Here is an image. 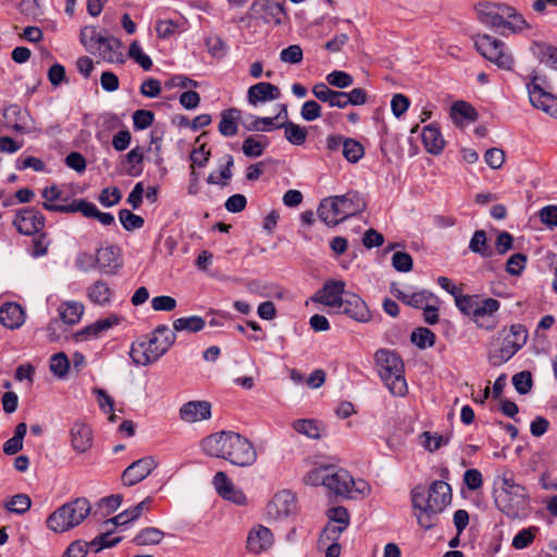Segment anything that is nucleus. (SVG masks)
<instances>
[{"mask_svg": "<svg viewBox=\"0 0 557 557\" xmlns=\"http://www.w3.org/2000/svg\"><path fill=\"white\" fill-rule=\"evenodd\" d=\"M203 451L215 458H222L234 466L249 467L257 460V451L252 443L233 431H221L202 441Z\"/></svg>", "mask_w": 557, "mask_h": 557, "instance_id": "f257e3e1", "label": "nucleus"}, {"mask_svg": "<svg viewBox=\"0 0 557 557\" xmlns=\"http://www.w3.org/2000/svg\"><path fill=\"white\" fill-rule=\"evenodd\" d=\"M412 506L419 510L417 520L421 528L430 530L438 520V515L451 502V487L444 481H434L428 491L418 485L411 492Z\"/></svg>", "mask_w": 557, "mask_h": 557, "instance_id": "f03ea898", "label": "nucleus"}, {"mask_svg": "<svg viewBox=\"0 0 557 557\" xmlns=\"http://www.w3.org/2000/svg\"><path fill=\"white\" fill-rule=\"evenodd\" d=\"M493 497L496 507L511 519L525 516L530 507L528 490L506 474L495 480Z\"/></svg>", "mask_w": 557, "mask_h": 557, "instance_id": "7ed1b4c3", "label": "nucleus"}, {"mask_svg": "<svg viewBox=\"0 0 557 557\" xmlns=\"http://www.w3.org/2000/svg\"><path fill=\"white\" fill-rule=\"evenodd\" d=\"M176 341L175 332L168 325H158L147 341L133 343L129 356L137 366H148L159 360Z\"/></svg>", "mask_w": 557, "mask_h": 557, "instance_id": "20e7f679", "label": "nucleus"}, {"mask_svg": "<svg viewBox=\"0 0 557 557\" xmlns=\"http://www.w3.org/2000/svg\"><path fill=\"white\" fill-rule=\"evenodd\" d=\"M479 20L505 34V29L511 33L521 32L528 28V24L523 16L516 9L504 3L484 2L476 8Z\"/></svg>", "mask_w": 557, "mask_h": 557, "instance_id": "39448f33", "label": "nucleus"}, {"mask_svg": "<svg viewBox=\"0 0 557 557\" xmlns=\"http://www.w3.org/2000/svg\"><path fill=\"white\" fill-rule=\"evenodd\" d=\"M374 360L377 373L389 393L393 396H405L408 386L400 356L388 349H380L375 352Z\"/></svg>", "mask_w": 557, "mask_h": 557, "instance_id": "423d86ee", "label": "nucleus"}, {"mask_svg": "<svg viewBox=\"0 0 557 557\" xmlns=\"http://www.w3.org/2000/svg\"><path fill=\"white\" fill-rule=\"evenodd\" d=\"M91 505L85 497L65 503L47 519V527L57 533L69 531L81 524L90 513Z\"/></svg>", "mask_w": 557, "mask_h": 557, "instance_id": "0eeeda50", "label": "nucleus"}, {"mask_svg": "<svg viewBox=\"0 0 557 557\" xmlns=\"http://www.w3.org/2000/svg\"><path fill=\"white\" fill-rule=\"evenodd\" d=\"M528 330L522 324H512L504 335L502 346L488 354V360L493 366H502L509 361L527 343Z\"/></svg>", "mask_w": 557, "mask_h": 557, "instance_id": "6e6552de", "label": "nucleus"}, {"mask_svg": "<svg viewBox=\"0 0 557 557\" xmlns=\"http://www.w3.org/2000/svg\"><path fill=\"white\" fill-rule=\"evenodd\" d=\"M531 104L557 119V96L546 89V77L533 73L525 84Z\"/></svg>", "mask_w": 557, "mask_h": 557, "instance_id": "1a4fd4ad", "label": "nucleus"}, {"mask_svg": "<svg viewBox=\"0 0 557 557\" xmlns=\"http://www.w3.org/2000/svg\"><path fill=\"white\" fill-rule=\"evenodd\" d=\"M476 50L499 69L511 70L513 58L507 51L505 44L490 35H478L474 41Z\"/></svg>", "mask_w": 557, "mask_h": 557, "instance_id": "9d476101", "label": "nucleus"}, {"mask_svg": "<svg viewBox=\"0 0 557 557\" xmlns=\"http://www.w3.org/2000/svg\"><path fill=\"white\" fill-rule=\"evenodd\" d=\"M500 308V302L495 298H482L478 302L474 314L471 320L481 330L493 331L498 325L496 317Z\"/></svg>", "mask_w": 557, "mask_h": 557, "instance_id": "9b49d317", "label": "nucleus"}, {"mask_svg": "<svg viewBox=\"0 0 557 557\" xmlns=\"http://www.w3.org/2000/svg\"><path fill=\"white\" fill-rule=\"evenodd\" d=\"M45 215L35 208H24L16 212L13 225L20 234L30 236L42 231Z\"/></svg>", "mask_w": 557, "mask_h": 557, "instance_id": "f8f14e48", "label": "nucleus"}, {"mask_svg": "<svg viewBox=\"0 0 557 557\" xmlns=\"http://www.w3.org/2000/svg\"><path fill=\"white\" fill-rule=\"evenodd\" d=\"M69 438L71 447L76 454H86L92 447L94 432L88 423L77 420L69 430Z\"/></svg>", "mask_w": 557, "mask_h": 557, "instance_id": "ddd939ff", "label": "nucleus"}, {"mask_svg": "<svg viewBox=\"0 0 557 557\" xmlns=\"http://www.w3.org/2000/svg\"><path fill=\"white\" fill-rule=\"evenodd\" d=\"M157 468V461L151 456L143 457L131 463L122 473L125 486H133L146 479Z\"/></svg>", "mask_w": 557, "mask_h": 557, "instance_id": "4468645a", "label": "nucleus"}, {"mask_svg": "<svg viewBox=\"0 0 557 557\" xmlns=\"http://www.w3.org/2000/svg\"><path fill=\"white\" fill-rule=\"evenodd\" d=\"M295 496L292 492L283 490L277 492L267 505V515L275 520L288 517L295 511Z\"/></svg>", "mask_w": 557, "mask_h": 557, "instance_id": "2eb2a0df", "label": "nucleus"}, {"mask_svg": "<svg viewBox=\"0 0 557 557\" xmlns=\"http://www.w3.org/2000/svg\"><path fill=\"white\" fill-rule=\"evenodd\" d=\"M337 309L357 322L366 323L371 319L366 301L355 293H346Z\"/></svg>", "mask_w": 557, "mask_h": 557, "instance_id": "dca6fc26", "label": "nucleus"}, {"mask_svg": "<svg viewBox=\"0 0 557 557\" xmlns=\"http://www.w3.org/2000/svg\"><path fill=\"white\" fill-rule=\"evenodd\" d=\"M346 284L344 281L329 280L312 298L313 301L331 308H338L345 297Z\"/></svg>", "mask_w": 557, "mask_h": 557, "instance_id": "f3484780", "label": "nucleus"}, {"mask_svg": "<svg viewBox=\"0 0 557 557\" xmlns=\"http://www.w3.org/2000/svg\"><path fill=\"white\" fill-rule=\"evenodd\" d=\"M251 16L264 23L281 24L285 14L283 5L273 0H256L250 7Z\"/></svg>", "mask_w": 557, "mask_h": 557, "instance_id": "a211bd4d", "label": "nucleus"}, {"mask_svg": "<svg viewBox=\"0 0 557 557\" xmlns=\"http://www.w3.org/2000/svg\"><path fill=\"white\" fill-rule=\"evenodd\" d=\"M3 120L5 126L16 133L25 134L30 132V114L17 104H11L4 109Z\"/></svg>", "mask_w": 557, "mask_h": 557, "instance_id": "6ab92c4d", "label": "nucleus"}, {"mask_svg": "<svg viewBox=\"0 0 557 557\" xmlns=\"http://www.w3.org/2000/svg\"><path fill=\"white\" fill-rule=\"evenodd\" d=\"M281 98L280 88L268 82H260L250 86L247 90V101L250 106L257 107Z\"/></svg>", "mask_w": 557, "mask_h": 557, "instance_id": "aec40b11", "label": "nucleus"}, {"mask_svg": "<svg viewBox=\"0 0 557 557\" xmlns=\"http://www.w3.org/2000/svg\"><path fill=\"white\" fill-rule=\"evenodd\" d=\"M180 419L186 423H196L211 418V404L207 400H190L178 411Z\"/></svg>", "mask_w": 557, "mask_h": 557, "instance_id": "412c9836", "label": "nucleus"}, {"mask_svg": "<svg viewBox=\"0 0 557 557\" xmlns=\"http://www.w3.org/2000/svg\"><path fill=\"white\" fill-rule=\"evenodd\" d=\"M273 544L271 530L262 524L255 525L248 533L246 547L251 554H261Z\"/></svg>", "mask_w": 557, "mask_h": 557, "instance_id": "4be33fe9", "label": "nucleus"}, {"mask_svg": "<svg viewBox=\"0 0 557 557\" xmlns=\"http://www.w3.org/2000/svg\"><path fill=\"white\" fill-rule=\"evenodd\" d=\"M212 483L218 494L224 499L233 502L236 505L246 504V495L235 487L233 482L223 471H219L214 474Z\"/></svg>", "mask_w": 557, "mask_h": 557, "instance_id": "5701e85b", "label": "nucleus"}, {"mask_svg": "<svg viewBox=\"0 0 557 557\" xmlns=\"http://www.w3.org/2000/svg\"><path fill=\"white\" fill-rule=\"evenodd\" d=\"M41 196L45 199L42 202V207L45 210L50 212H60V213H74L77 210H71L70 208H76L79 203L81 199H74L69 205H57L54 201L63 200L62 193L58 186L52 185L45 187L41 191Z\"/></svg>", "mask_w": 557, "mask_h": 557, "instance_id": "b1692460", "label": "nucleus"}, {"mask_svg": "<svg viewBox=\"0 0 557 557\" xmlns=\"http://www.w3.org/2000/svg\"><path fill=\"white\" fill-rule=\"evenodd\" d=\"M319 219L327 226H336L345 221L337 196L327 197L321 200L318 208Z\"/></svg>", "mask_w": 557, "mask_h": 557, "instance_id": "393cba45", "label": "nucleus"}, {"mask_svg": "<svg viewBox=\"0 0 557 557\" xmlns=\"http://www.w3.org/2000/svg\"><path fill=\"white\" fill-rule=\"evenodd\" d=\"M354 479L345 469H335L329 473L327 490L336 495L349 497L352 492Z\"/></svg>", "mask_w": 557, "mask_h": 557, "instance_id": "a878e982", "label": "nucleus"}, {"mask_svg": "<svg viewBox=\"0 0 557 557\" xmlns=\"http://www.w3.org/2000/svg\"><path fill=\"white\" fill-rule=\"evenodd\" d=\"M121 318L112 314L104 319L97 320L96 322L83 327L75 334L76 341L84 342L100 337L109 329L117 325Z\"/></svg>", "mask_w": 557, "mask_h": 557, "instance_id": "bb28decb", "label": "nucleus"}, {"mask_svg": "<svg viewBox=\"0 0 557 557\" xmlns=\"http://www.w3.org/2000/svg\"><path fill=\"white\" fill-rule=\"evenodd\" d=\"M312 94L317 99L326 102L330 107L346 108V91L333 90L326 84L318 83L312 87Z\"/></svg>", "mask_w": 557, "mask_h": 557, "instance_id": "cd10ccee", "label": "nucleus"}, {"mask_svg": "<svg viewBox=\"0 0 557 557\" xmlns=\"http://www.w3.org/2000/svg\"><path fill=\"white\" fill-rule=\"evenodd\" d=\"M25 321L23 308L16 302H7L0 308V323L10 330L22 326Z\"/></svg>", "mask_w": 557, "mask_h": 557, "instance_id": "c85d7f7f", "label": "nucleus"}, {"mask_svg": "<svg viewBox=\"0 0 557 557\" xmlns=\"http://www.w3.org/2000/svg\"><path fill=\"white\" fill-rule=\"evenodd\" d=\"M329 518L338 523V525H327L323 531V535L336 541L339 534L349 525V513L345 507H333L329 511Z\"/></svg>", "mask_w": 557, "mask_h": 557, "instance_id": "c756f323", "label": "nucleus"}, {"mask_svg": "<svg viewBox=\"0 0 557 557\" xmlns=\"http://www.w3.org/2000/svg\"><path fill=\"white\" fill-rule=\"evenodd\" d=\"M152 502L151 497H146L143 502L138 503L136 506L131 507L122 512H120L117 516L108 519L104 524H112L114 527L117 525H124L128 522H132L136 519H138L144 510H149L150 504Z\"/></svg>", "mask_w": 557, "mask_h": 557, "instance_id": "7c9ffc66", "label": "nucleus"}, {"mask_svg": "<svg viewBox=\"0 0 557 557\" xmlns=\"http://www.w3.org/2000/svg\"><path fill=\"white\" fill-rule=\"evenodd\" d=\"M422 143L428 152L432 154H440L444 147L445 140L436 124H430L422 131Z\"/></svg>", "mask_w": 557, "mask_h": 557, "instance_id": "2f4dec72", "label": "nucleus"}, {"mask_svg": "<svg viewBox=\"0 0 557 557\" xmlns=\"http://www.w3.org/2000/svg\"><path fill=\"white\" fill-rule=\"evenodd\" d=\"M121 41L112 36H102L100 42L96 47V51L100 57L110 63L122 62V53L120 52Z\"/></svg>", "mask_w": 557, "mask_h": 557, "instance_id": "473e14b6", "label": "nucleus"}, {"mask_svg": "<svg viewBox=\"0 0 557 557\" xmlns=\"http://www.w3.org/2000/svg\"><path fill=\"white\" fill-rule=\"evenodd\" d=\"M337 197L345 220L360 213L366 208V202L363 198L357 191H349L345 195H341Z\"/></svg>", "mask_w": 557, "mask_h": 557, "instance_id": "72a5a7b5", "label": "nucleus"}, {"mask_svg": "<svg viewBox=\"0 0 557 557\" xmlns=\"http://www.w3.org/2000/svg\"><path fill=\"white\" fill-rule=\"evenodd\" d=\"M113 290L109 287L108 283L98 280L91 284L87 289L88 299L98 306L107 307L112 302Z\"/></svg>", "mask_w": 557, "mask_h": 557, "instance_id": "f704fd0d", "label": "nucleus"}, {"mask_svg": "<svg viewBox=\"0 0 557 557\" xmlns=\"http://www.w3.org/2000/svg\"><path fill=\"white\" fill-rule=\"evenodd\" d=\"M531 52L540 63L546 65L547 67L557 70L556 47L548 44L534 41L531 45Z\"/></svg>", "mask_w": 557, "mask_h": 557, "instance_id": "c9c22d12", "label": "nucleus"}, {"mask_svg": "<svg viewBox=\"0 0 557 557\" xmlns=\"http://www.w3.org/2000/svg\"><path fill=\"white\" fill-rule=\"evenodd\" d=\"M240 111L236 108H230L221 112V120L218 129L224 137H233L238 133V120Z\"/></svg>", "mask_w": 557, "mask_h": 557, "instance_id": "e433bc0d", "label": "nucleus"}, {"mask_svg": "<svg viewBox=\"0 0 557 557\" xmlns=\"http://www.w3.org/2000/svg\"><path fill=\"white\" fill-rule=\"evenodd\" d=\"M393 294L405 305L417 309H423L430 300L435 298L434 295L428 290L407 293L400 289H393Z\"/></svg>", "mask_w": 557, "mask_h": 557, "instance_id": "4c0bfd02", "label": "nucleus"}, {"mask_svg": "<svg viewBox=\"0 0 557 557\" xmlns=\"http://www.w3.org/2000/svg\"><path fill=\"white\" fill-rule=\"evenodd\" d=\"M119 248L113 245L98 248L96 251V262L102 272L115 269L119 265Z\"/></svg>", "mask_w": 557, "mask_h": 557, "instance_id": "58836bf2", "label": "nucleus"}, {"mask_svg": "<svg viewBox=\"0 0 557 557\" xmlns=\"http://www.w3.org/2000/svg\"><path fill=\"white\" fill-rule=\"evenodd\" d=\"M281 117V114H277L272 117H261L256 115H248L246 120L243 121V126L248 132H271L278 128V123L276 121Z\"/></svg>", "mask_w": 557, "mask_h": 557, "instance_id": "ea45409f", "label": "nucleus"}, {"mask_svg": "<svg viewBox=\"0 0 557 557\" xmlns=\"http://www.w3.org/2000/svg\"><path fill=\"white\" fill-rule=\"evenodd\" d=\"M71 210H77L86 218L97 219L102 225L109 226L114 223V216L110 212H101L97 206L85 199H81L76 208H70Z\"/></svg>", "mask_w": 557, "mask_h": 557, "instance_id": "a19ab883", "label": "nucleus"}, {"mask_svg": "<svg viewBox=\"0 0 557 557\" xmlns=\"http://www.w3.org/2000/svg\"><path fill=\"white\" fill-rule=\"evenodd\" d=\"M293 429L309 438L319 440L322 437L325 428L314 419H298L293 422Z\"/></svg>", "mask_w": 557, "mask_h": 557, "instance_id": "79ce46f5", "label": "nucleus"}, {"mask_svg": "<svg viewBox=\"0 0 557 557\" xmlns=\"http://www.w3.org/2000/svg\"><path fill=\"white\" fill-rule=\"evenodd\" d=\"M144 151L143 148L136 147L125 154L123 162L124 171L127 175L136 177L143 172Z\"/></svg>", "mask_w": 557, "mask_h": 557, "instance_id": "37998d69", "label": "nucleus"}, {"mask_svg": "<svg viewBox=\"0 0 557 557\" xmlns=\"http://www.w3.org/2000/svg\"><path fill=\"white\" fill-rule=\"evenodd\" d=\"M278 128H284L285 138L292 145L301 146L307 139L306 128L294 122L278 123Z\"/></svg>", "mask_w": 557, "mask_h": 557, "instance_id": "c03bdc74", "label": "nucleus"}, {"mask_svg": "<svg viewBox=\"0 0 557 557\" xmlns=\"http://www.w3.org/2000/svg\"><path fill=\"white\" fill-rule=\"evenodd\" d=\"M84 312V307L82 304L76 301H69L62 304L59 307V314L61 320L69 325L76 324L79 322Z\"/></svg>", "mask_w": 557, "mask_h": 557, "instance_id": "a18cd8bd", "label": "nucleus"}, {"mask_svg": "<svg viewBox=\"0 0 557 557\" xmlns=\"http://www.w3.org/2000/svg\"><path fill=\"white\" fill-rule=\"evenodd\" d=\"M469 249L482 258H490L493 256V249L487 244L486 233L483 230H479L473 233L469 243Z\"/></svg>", "mask_w": 557, "mask_h": 557, "instance_id": "49530a36", "label": "nucleus"}, {"mask_svg": "<svg viewBox=\"0 0 557 557\" xmlns=\"http://www.w3.org/2000/svg\"><path fill=\"white\" fill-rule=\"evenodd\" d=\"M206 325L203 318L199 315L183 317L174 320L173 332H189L197 333L201 331Z\"/></svg>", "mask_w": 557, "mask_h": 557, "instance_id": "de8ad7c7", "label": "nucleus"}, {"mask_svg": "<svg viewBox=\"0 0 557 557\" xmlns=\"http://www.w3.org/2000/svg\"><path fill=\"white\" fill-rule=\"evenodd\" d=\"M268 146L269 140L267 137L256 138L249 136L243 141L242 150L248 158H258L263 154Z\"/></svg>", "mask_w": 557, "mask_h": 557, "instance_id": "09e8293b", "label": "nucleus"}, {"mask_svg": "<svg viewBox=\"0 0 557 557\" xmlns=\"http://www.w3.org/2000/svg\"><path fill=\"white\" fill-rule=\"evenodd\" d=\"M450 116L455 123H461L462 120L475 121L478 113L470 103L459 100L453 103Z\"/></svg>", "mask_w": 557, "mask_h": 557, "instance_id": "8fccbe9b", "label": "nucleus"}, {"mask_svg": "<svg viewBox=\"0 0 557 557\" xmlns=\"http://www.w3.org/2000/svg\"><path fill=\"white\" fill-rule=\"evenodd\" d=\"M163 537H164L163 531H161L160 529L154 528V527H147V528L141 529L136 534L133 542L139 546L154 545V544H159Z\"/></svg>", "mask_w": 557, "mask_h": 557, "instance_id": "3c124183", "label": "nucleus"}, {"mask_svg": "<svg viewBox=\"0 0 557 557\" xmlns=\"http://www.w3.org/2000/svg\"><path fill=\"white\" fill-rule=\"evenodd\" d=\"M480 299H481L480 295H468V294H462L460 292L458 295H455L454 300H455L456 307L463 315L472 318Z\"/></svg>", "mask_w": 557, "mask_h": 557, "instance_id": "603ef678", "label": "nucleus"}, {"mask_svg": "<svg viewBox=\"0 0 557 557\" xmlns=\"http://www.w3.org/2000/svg\"><path fill=\"white\" fill-rule=\"evenodd\" d=\"M410 339L419 349H425L434 346L436 336L428 327H417L412 331Z\"/></svg>", "mask_w": 557, "mask_h": 557, "instance_id": "864d4df0", "label": "nucleus"}, {"mask_svg": "<svg viewBox=\"0 0 557 557\" xmlns=\"http://www.w3.org/2000/svg\"><path fill=\"white\" fill-rule=\"evenodd\" d=\"M121 541V536H113L112 531L108 530L96 536L90 543L87 544L88 547H90L95 553H99L102 549L114 547Z\"/></svg>", "mask_w": 557, "mask_h": 557, "instance_id": "5fc2aeb1", "label": "nucleus"}, {"mask_svg": "<svg viewBox=\"0 0 557 557\" xmlns=\"http://www.w3.org/2000/svg\"><path fill=\"white\" fill-rule=\"evenodd\" d=\"M539 532L537 527H529L520 530L512 539L511 545L516 549H524L530 546Z\"/></svg>", "mask_w": 557, "mask_h": 557, "instance_id": "6e6d98bb", "label": "nucleus"}, {"mask_svg": "<svg viewBox=\"0 0 557 557\" xmlns=\"http://www.w3.org/2000/svg\"><path fill=\"white\" fill-rule=\"evenodd\" d=\"M342 153L348 162L357 163L363 157L364 148L358 140L346 138Z\"/></svg>", "mask_w": 557, "mask_h": 557, "instance_id": "4d7b16f0", "label": "nucleus"}, {"mask_svg": "<svg viewBox=\"0 0 557 557\" xmlns=\"http://www.w3.org/2000/svg\"><path fill=\"white\" fill-rule=\"evenodd\" d=\"M421 445L425 450L430 453H434L440 449L442 446L446 445L449 441V437H445L443 435L431 433L429 431H424L421 435Z\"/></svg>", "mask_w": 557, "mask_h": 557, "instance_id": "13d9d810", "label": "nucleus"}, {"mask_svg": "<svg viewBox=\"0 0 557 557\" xmlns=\"http://www.w3.org/2000/svg\"><path fill=\"white\" fill-rule=\"evenodd\" d=\"M102 34L96 27L87 26L81 30V42L91 53L96 52V47L102 38Z\"/></svg>", "mask_w": 557, "mask_h": 557, "instance_id": "bf43d9fd", "label": "nucleus"}, {"mask_svg": "<svg viewBox=\"0 0 557 557\" xmlns=\"http://www.w3.org/2000/svg\"><path fill=\"white\" fill-rule=\"evenodd\" d=\"M119 219L122 226L128 232L139 230L145 224V220L140 215L133 213L128 209H121Z\"/></svg>", "mask_w": 557, "mask_h": 557, "instance_id": "052dcab7", "label": "nucleus"}, {"mask_svg": "<svg viewBox=\"0 0 557 557\" xmlns=\"http://www.w3.org/2000/svg\"><path fill=\"white\" fill-rule=\"evenodd\" d=\"M128 55L136 63H138L145 71H149L152 67V60L150 59L149 55L144 53L138 41L135 40L129 45Z\"/></svg>", "mask_w": 557, "mask_h": 557, "instance_id": "680f3d73", "label": "nucleus"}, {"mask_svg": "<svg viewBox=\"0 0 557 557\" xmlns=\"http://www.w3.org/2000/svg\"><path fill=\"white\" fill-rule=\"evenodd\" d=\"M70 368V361L64 352L54 354L50 359V371L58 377H64Z\"/></svg>", "mask_w": 557, "mask_h": 557, "instance_id": "e2e57ef3", "label": "nucleus"}, {"mask_svg": "<svg viewBox=\"0 0 557 557\" xmlns=\"http://www.w3.org/2000/svg\"><path fill=\"white\" fill-rule=\"evenodd\" d=\"M332 467H320L311 470L305 478L306 484L310 485H323L327 487L329 473Z\"/></svg>", "mask_w": 557, "mask_h": 557, "instance_id": "0e129e2a", "label": "nucleus"}, {"mask_svg": "<svg viewBox=\"0 0 557 557\" xmlns=\"http://www.w3.org/2000/svg\"><path fill=\"white\" fill-rule=\"evenodd\" d=\"M325 78L329 85L339 89L350 87L354 84L352 76L344 71H333Z\"/></svg>", "mask_w": 557, "mask_h": 557, "instance_id": "69168bd1", "label": "nucleus"}, {"mask_svg": "<svg viewBox=\"0 0 557 557\" xmlns=\"http://www.w3.org/2000/svg\"><path fill=\"white\" fill-rule=\"evenodd\" d=\"M32 502L26 494H16L5 503V508L15 513H24L30 508Z\"/></svg>", "mask_w": 557, "mask_h": 557, "instance_id": "338daca9", "label": "nucleus"}, {"mask_svg": "<svg viewBox=\"0 0 557 557\" xmlns=\"http://www.w3.org/2000/svg\"><path fill=\"white\" fill-rule=\"evenodd\" d=\"M209 53L214 58H222L226 54L227 46L219 35H210L205 40Z\"/></svg>", "mask_w": 557, "mask_h": 557, "instance_id": "774afa93", "label": "nucleus"}]
</instances>
